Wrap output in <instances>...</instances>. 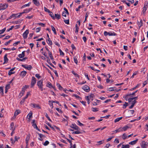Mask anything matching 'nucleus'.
I'll return each mask as SVG.
<instances>
[{
    "instance_id": "f257e3e1",
    "label": "nucleus",
    "mask_w": 148,
    "mask_h": 148,
    "mask_svg": "<svg viewBox=\"0 0 148 148\" xmlns=\"http://www.w3.org/2000/svg\"><path fill=\"white\" fill-rule=\"evenodd\" d=\"M37 85L38 88L41 89V91L43 90V81L42 80H40L37 82Z\"/></svg>"
},
{
    "instance_id": "f03ea898",
    "label": "nucleus",
    "mask_w": 148,
    "mask_h": 148,
    "mask_svg": "<svg viewBox=\"0 0 148 148\" xmlns=\"http://www.w3.org/2000/svg\"><path fill=\"white\" fill-rule=\"evenodd\" d=\"M8 6V5L6 4H0V11L6 9Z\"/></svg>"
},
{
    "instance_id": "7ed1b4c3",
    "label": "nucleus",
    "mask_w": 148,
    "mask_h": 148,
    "mask_svg": "<svg viewBox=\"0 0 148 148\" xmlns=\"http://www.w3.org/2000/svg\"><path fill=\"white\" fill-rule=\"evenodd\" d=\"M36 80L34 77H32V79L31 83V87H33L36 82Z\"/></svg>"
},
{
    "instance_id": "20e7f679",
    "label": "nucleus",
    "mask_w": 148,
    "mask_h": 148,
    "mask_svg": "<svg viewBox=\"0 0 148 148\" xmlns=\"http://www.w3.org/2000/svg\"><path fill=\"white\" fill-rule=\"evenodd\" d=\"M82 88L86 92H88L90 91V87L87 85H85L83 86Z\"/></svg>"
},
{
    "instance_id": "39448f33",
    "label": "nucleus",
    "mask_w": 148,
    "mask_h": 148,
    "mask_svg": "<svg viewBox=\"0 0 148 148\" xmlns=\"http://www.w3.org/2000/svg\"><path fill=\"white\" fill-rule=\"evenodd\" d=\"M29 33V30H26L23 34V36L24 39H26L27 37V35Z\"/></svg>"
},
{
    "instance_id": "423d86ee",
    "label": "nucleus",
    "mask_w": 148,
    "mask_h": 148,
    "mask_svg": "<svg viewBox=\"0 0 148 148\" xmlns=\"http://www.w3.org/2000/svg\"><path fill=\"white\" fill-rule=\"evenodd\" d=\"M32 126L34 128L36 129V130L39 131H40V130L38 128L37 125H36L35 123V120H32Z\"/></svg>"
},
{
    "instance_id": "0eeeda50",
    "label": "nucleus",
    "mask_w": 148,
    "mask_h": 148,
    "mask_svg": "<svg viewBox=\"0 0 148 148\" xmlns=\"http://www.w3.org/2000/svg\"><path fill=\"white\" fill-rule=\"evenodd\" d=\"M142 148H147V144L146 142L144 141H143L140 144Z\"/></svg>"
},
{
    "instance_id": "6e6552de",
    "label": "nucleus",
    "mask_w": 148,
    "mask_h": 148,
    "mask_svg": "<svg viewBox=\"0 0 148 148\" xmlns=\"http://www.w3.org/2000/svg\"><path fill=\"white\" fill-rule=\"evenodd\" d=\"M37 133L38 134L39 136L40 137V138H38V139L40 141H42L43 140V139L42 138H45L46 136L41 134H40L39 133Z\"/></svg>"
},
{
    "instance_id": "1a4fd4ad",
    "label": "nucleus",
    "mask_w": 148,
    "mask_h": 148,
    "mask_svg": "<svg viewBox=\"0 0 148 148\" xmlns=\"http://www.w3.org/2000/svg\"><path fill=\"white\" fill-rule=\"evenodd\" d=\"M70 127L71 128L74 129L75 130H77L79 128V127L75 123L72 124V125L70 126Z\"/></svg>"
},
{
    "instance_id": "9d476101",
    "label": "nucleus",
    "mask_w": 148,
    "mask_h": 148,
    "mask_svg": "<svg viewBox=\"0 0 148 148\" xmlns=\"http://www.w3.org/2000/svg\"><path fill=\"white\" fill-rule=\"evenodd\" d=\"M30 137V134H28V135H27V137L26 139V147H27V145H28V141L29 140Z\"/></svg>"
},
{
    "instance_id": "9b49d317",
    "label": "nucleus",
    "mask_w": 148,
    "mask_h": 148,
    "mask_svg": "<svg viewBox=\"0 0 148 148\" xmlns=\"http://www.w3.org/2000/svg\"><path fill=\"white\" fill-rule=\"evenodd\" d=\"M147 7L148 6L147 4H144V7L143 8V10L142 12V13H143L144 14L145 13V12L146 11L147 8Z\"/></svg>"
},
{
    "instance_id": "f8f14e48",
    "label": "nucleus",
    "mask_w": 148,
    "mask_h": 148,
    "mask_svg": "<svg viewBox=\"0 0 148 148\" xmlns=\"http://www.w3.org/2000/svg\"><path fill=\"white\" fill-rule=\"evenodd\" d=\"M31 105H32V107L34 108H36L38 109H40V107L39 106L38 104H36L35 103H31Z\"/></svg>"
},
{
    "instance_id": "ddd939ff",
    "label": "nucleus",
    "mask_w": 148,
    "mask_h": 148,
    "mask_svg": "<svg viewBox=\"0 0 148 148\" xmlns=\"http://www.w3.org/2000/svg\"><path fill=\"white\" fill-rule=\"evenodd\" d=\"M27 72L25 71H23L21 72L20 75L22 77H23L25 76Z\"/></svg>"
},
{
    "instance_id": "4468645a",
    "label": "nucleus",
    "mask_w": 148,
    "mask_h": 148,
    "mask_svg": "<svg viewBox=\"0 0 148 148\" xmlns=\"http://www.w3.org/2000/svg\"><path fill=\"white\" fill-rule=\"evenodd\" d=\"M128 111L130 113L131 115L128 114L127 115V117L128 118H130L131 117L133 116L132 115L134 114V110H129V111Z\"/></svg>"
},
{
    "instance_id": "2eb2a0df",
    "label": "nucleus",
    "mask_w": 148,
    "mask_h": 148,
    "mask_svg": "<svg viewBox=\"0 0 148 148\" xmlns=\"http://www.w3.org/2000/svg\"><path fill=\"white\" fill-rule=\"evenodd\" d=\"M21 113V111L18 110H16L14 113V117L16 118V116Z\"/></svg>"
},
{
    "instance_id": "dca6fc26",
    "label": "nucleus",
    "mask_w": 148,
    "mask_h": 148,
    "mask_svg": "<svg viewBox=\"0 0 148 148\" xmlns=\"http://www.w3.org/2000/svg\"><path fill=\"white\" fill-rule=\"evenodd\" d=\"M22 66L23 67H24V68H25L29 70H30L32 68L31 65H29V67L26 66V65H22Z\"/></svg>"
},
{
    "instance_id": "f3484780",
    "label": "nucleus",
    "mask_w": 148,
    "mask_h": 148,
    "mask_svg": "<svg viewBox=\"0 0 148 148\" xmlns=\"http://www.w3.org/2000/svg\"><path fill=\"white\" fill-rule=\"evenodd\" d=\"M25 51H24L22 52V53L19 54L18 57L20 58H22L24 57L25 56Z\"/></svg>"
},
{
    "instance_id": "a211bd4d",
    "label": "nucleus",
    "mask_w": 148,
    "mask_h": 148,
    "mask_svg": "<svg viewBox=\"0 0 148 148\" xmlns=\"http://www.w3.org/2000/svg\"><path fill=\"white\" fill-rule=\"evenodd\" d=\"M4 62L3 64H6L8 62V59L7 58V55H5L4 57Z\"/></svg>"
},
{
    "instance_id": "6ab92c4d",
    "label": "nucleus",
    "mask_w": 148,
    "mask_h": 148,
    "mask_svg": "<svg viewBox=\"0 0 148 148\" xmlns=\"http://www.w3.org/2000/svg\"><path fill=\"white\" fill-rule=\"evenodd\" d=\"M138 141V139H136V140L132 141L129 143V144L131 145H133L136 144L137 141Z\"/></svg>"
},
{
    "instance_id": "aec40b11",
    "label": "nucleus",
    "mask_w": 148,
    "mask_h": 148,
    "mask_svg": "<svg viewBox=\"0 0 148 148\" xmlns=\"http://www.w3.org/2000/svg\"><path fill=\"white\" fill-rule=\"evenodd\" d=\"M36 6H38L40 5V3L38 0H32Z\"/></svg>"
},
{
    "instance_id": "412c9836",
    "label": "nucleus",
    "mask_w": 148,
    "mask_h": 148,
    "mask_svg": "<svg viewBox=\"0 0 148 148\" xmlns=\"http://www.w3.org/2000/svg\"><path fill=\"white\" fill-rule=\"evenodd\" d=\"M32 8H29L28 9H27L24 10L23 12L24 13H27L31 11L32 10Z\"/></svg>"
},
{
    "instance_id": "4be33fe9",
    "label": "nucleus",
    "mask_w": 148,
    "mask_h": 148,
    "mask_svg": "<svg viewBox=\"0 0 148 148\" xmlns=\"http://www.w3.org/2000/svg\"><path fill=\"white\" fill-rule=\"evenodd\" d=\"M10 84H7L6 85L5 87V93H7L8 92V90L10 88Z\"/></svg>"
},
{
    "instance_id": "5701e85b",
    "label": "nucleus",
    "mask_w": 148,
    "mask_h": 148,
    "mask_svg": "<svg viewBox=\"0 0 148 148\" xmlns=\"http://www.w3.org/2000/svg\"><path fill=\"white\" fill-rule=\"evenodd\" d=\"M108 34L109 36H115L116 35L114 32H109V33Z\"/></svg>"
},
{
    "instance_id": "b1692460",
    "label": "nucleus",
    "mask_w": 148,
    "mask_h": 148,
    "mask_svg": "<svg viewBox=\"0 0 148 148\" xmlns=\"http://www.w3.org/2000/svg\"><path fill=\"white\" fill-rule=\"evenodd\" d=\"M47 42L50 45H51L52 44V41L49 38L48 40H47Z\"/></svg>"
},
{
    "instance_id": "393cba45",
    "label": "nucleus",
    "mask_w": 148,
    "mask_h": 148,
    "mask_svg": "<svg viewBox=\"0 0 148 148\" xmlns=\"http://www.w3.org/2000/svg\"><path fill=\"white\" fill-rule=\"evenodd\" d=\"M138 97H134L132 98H129L128 99V102L130 103L131 102H132V101L133 100V99H137Z\"/></svg>"
},
{
    "instance_id": "a878e982",
    "label": "nucleus",
    "mask_w": 148,
    "mask_h": 148,
    "mask_svg": "<svg viewBox=\"0 0 148 148\" xmlns=\"http://www.w3.org/2000/svg\"><path fill=\"white\" fill-rule=\"evenodd\" d=\"M27 59V58L25 57L23 59H21L17 58L16 59L19 61H25V60Z\"/></svg>"
},
{
    "instance_id": "bb28decb",
    "label": "nucleus",
    "mask_w": 148,
    "mask_h": 148,
    "mask_svg": "<svg viewBox=\"0 0 148 148\" xmlns=\"http://www.w3.org/2000/svg\"><path fill=\"white\" fill-rule=\"evenodd\" d=\"M121 131H122V129H121V127H120L117 130H115L113 132L114 133H116L117 132H119Z\"/></svg>"
},
{
    "instance_id": "cd10ccee",
    "label": "nucleus",
    "mask_w": 148,
    "mask_h": 148,
    "mask_svg": "<svg viewBox=\"0 0 148 148\" xmlns=\"http://www.w3.org/2000/svg\"><path fill=\"white\" fill-rule=\"evenodd\" d=\"M18 14H13L11 15L9 17V18L10 19L12 18H15L17 17L16 15H17Z\"/></svg>"
},
{
    "instance_id": "c85d7f7f",
    "label": "nucleus",
    "mask_w": 148,
    "mask_h": 148,
    "mask_svg": "<svg viewBox=\"0 0 148 148\" xmlns=\"http://www.w3.org/2000/svg\"><path fill=\"white\" fill-rule=\"evenodd\" d=\"M130 128V127L127 126L126 125L125 127H123V128H121L122 129V131L123 130L124 131H125L127 130V129Z\"/></svg>"
},
{
    "instance_id": "c756f323",
    "label": "nucleus",
    "mask_w": 148,
    "mask_h": 148,
    "mask_svg": "<svg viewBox=\"0 0 148 148\" xmlns=\"http://www.w3.org/2000/svg\"><path fill=\"white\" fill-rule=\"evenodd\" d=\"M55 18H56L58 19H59L60 18V14H55Z\"/></svg>"
},
{
    "instance_id": "7c9ffc66",
    "label": "nucleus",
    "mask_w": 148,
    "mask_h": 148,
    "mask_svg": "<svg viewBox=\"0 0 148 148\" xmlns=\"http://www.w3.org/2000/svg\"><path fill=\"white\" fill-rule=\"evenodd\" d=\"M122 118H123L122 117H120L119 118H117L114 121V122L116 123L117 122L119 121L121 119H122Z\"/></svg>"
},
{
    "instance_id": "2f4dec72",
    "label": "nucleus",
    "mask_w": 148,
    "mask_h": 148,
    "mask_svg": "<svg viewBox=\"0 0 148 148\" xmlns=\"http://www.w3.org/2000/svg\"><path fill=\"white\" fill-rule=\"evenodd\" d=\"M130 145L128 144L126 145H123L121 148H129L130 147Z\"/></svg>"
},
{
    "instance_id": "473e14b6",
    "label": "nucleus",
    "mask_w": 148,
    "mask_h": 148,
    "mask_svg": "<svg viewBox=\"0 0 148 148\" xmlns=\"http://www.w3.org/2000/svg\"><path fill=\"white\" fill-rule=\"evenodd\" d=\"M57 86L58 87L59 89L60 90H61L63 88L61 86L60 84L59 83L57 84Z\"/></svg>"
},
{
    "instance_id": "72a5a7b5",
    "label": "nucleus",
    "mask_w": 148,
    "mask_h": 148,
    "mask_svg": "<svg viewBox=\"0 0 148 148\" xmlns=\"http://www.w3.org/2000/svg\"><path fill=\"white\" fill-rule=\"evenodd\" d=\"M72 73L75 77H77L78 78L79 77V75H78L74 71H72Z\"/></svg>"
},
{
    "instance_id": "f704fd0d",
    "label": "nucleus",
    "mask_w": 148,
    "mask_h": 148,
    "mask_svg": "<svg viewBox=\"0 0 148 148\" xmlns=\"http://www.w3.org/2000/svg\"><path fill=\"white\" fill-rule=\"evenodd\" d=\"M85 99L87 101V102L88 104L90 103V99L89 98V97L88 96H85Z\"/></svg>"
},
{
    "instance_id": "c9c22d12",
    "label": "nucleus",
    "mask_w": 148,
    "mask_h": 148,
    "mask_svg": "<svg viewBox=\"0 0 148 148\" xmlns=\"http://www.w3.org/2000/svg\"><path fill=\"white\" fill-rule=\"evenodd\" d=\"M128 105V103H127L126 102H125V103L123 105V109H125L126 108V107H127Z\"/></svg>"
},
{
    "instance_id": "e433bc0d",
    "label": "nucleus",
    "mask_w": 148,
    "mask_h": 148,
    "mask_svg": "<svg viewBox=\"0 0 148 148\" xmlns=\"http://www.w3.org/2000/svg\"><path fill=\"white\" fill-rule=\"evenodd\" d=\"M14 126V123L13 122H12L10 124V130H12L14 129V128H13V126Z\"/></svg>"
},
{
    "instance_id": "4c0bfd02",
    "label": "nucleus",
    "mask_w": 148,
    "mask_h": 148,
    "mask_svg": "<svg viewBox=\"0 0 148 148\" xmlns=\"http://www.w3.org/2000/svg\"><path fill=\"white\" fill-rule=\"evenodd\" d=\"M30 3H29L28 4H25L22 6V8H24L27 6H29L30 5Z\"/></svg>"
},
{
    "instance_id": "58836bf2",
    "label": "nucleus",
    "mask_w": 148,
    "mask_h": 148,
    "mask_svg": "<svg viewBox=\"0 0 148 148\" xmlns=\"http://www.w3.org/2000/svg\"><path fill=\"white\" fill-rule=\"evenodd\" d=\"M92 110L94 112H97L98 111V109L95 108H92Z\"/></svg>"
},
{
    "instance_id": "ea45409f",
    "label": "nucleus",
    "mask_w": 148,
    "mask_h": 148,
    "mask_svg": "<svg viewBox=\"0 0 148 148\" xmlns=\"http://www.w3.org/2000/svg\"><path fill=\"white\" fill-rule=\"evenodd\" d=\"M127 136H126L125 133H124L122 135V138L123 140H125L127 138Z\"/></svg>"
},
{
    "instance_id": "a19ab883",
    "label": "nucleus",
    "mask_w": 148,
    "mask_h": 148,
    "mask_svg": "<svg viewBox=\"0 0 148 148\" xmlns=\"http://www.w3.org/2000/svg\"><path fill=\"white\" fill-rule=\"evenodd\" d=\"M47 86L48 87L51 88V87H52V86L51 84V83L49 82H48L47 83Z\"/></svg>"
},
{
    "instance_id": "79ce46f5",
    "label": "nucleus",
    "mask_w": 148,
    "mask_h": 148,
    "mask_svg": "<svg viewBox=\"0 0 148 148\" xmlns=\"http://www.w3.org/2000/svg\"><path fill=\"white\" fill-rule=\"evenodd\" d=\"M67 140H68V141L69 142V143H70V148H72V143L71 141L70 140H69L67 138H66Z\"/></svg>"
},
{
    "instance_id": "37998d69",
    "label": "nucleus",
    "mask_w": 148,
    "mask_h": 148,
    "mask_svg": "<svg viewBox=\"0 0 148 148\" xmlns=\"http://www.w3.org/2000/svg\"><path fill=\"white\" fill-rule=\"evenodd\" d=\"M51 28H52V31H53V32L54 33V34H56V30L55 29V28L54 27H53V26H51Z\"/></svg>"
},
{
    "instance_id": "c03bdc74",
    "label": "nucleus",
    "mask_w": 148,
    "mask_h": 148,
    "mask_svg": "<svg viewBox=\"0 0 148 148\" xmlns=\"http://www.w3.org/2000/svg\"><path fill=\"white\" fill-rule=\"evenodd\" d=\"M6 30V28H4L3 29L0 30V34L3 33Z\"/></svg>"
},
{
    "instance_id": "a18cd8bd",
    "label": "nucleus",
    "mask_w": 148,
    "mask_h": 148,
    "mask_svg": "<svg viewBox=\"0 0 148 148\" xmlns=\"http://www.w3.org/2000/svg\"><path fill=\"white\" fill-rule=\"evenodd\" d=\"M81 132L79 131H77L75 132H73V134H81Z\"/></svg>"
},
{
    "instance_id": "49530a36",
    "label": "nucleus",
    "mask_w": 148,
    "mask_h": 148,
    "mask_svg": "<svg viewBox=\"0 0 148 148\" xmlns=\"http://www.w3.org/2000/svg\"><path fill=\"white\" fill-rule=\"evenodd\" d=\"M49 143V142L47 141L46 140L45 142L43 143V145L46 146L48 145Z\"/></svg>"
},
{
    "instance_id": "de8ad7c7",
    "label": "nucleus",
    "mask_w": 148,
    "mask_h": 148,
    "mask_svg": "<svg viewBox=\"0 0 148 148\" xmlns=\"http://www.w3.org/2000/svg\"><path fill=\"white\" fill-rule=\"evenodd\" d=\"M48 54L50 57V58L51 59H52L53 58V57H52V54H51V52H50V51H49V52H48Z\"/></svg>"
},
{
    "instance_id": "09e8293b",
    "label": "nucleus",
    "mask_w": 148,
    "mask_h": 148,
    "mask_svg": "<svg viewBox=\"0 0 148 148\" xmlns=\"http://www.w3.org/2000/svg\"><path fill=\"white\" fill-rule=\"evenodd\" d=\"M45 116L47 117V118L50 121H52L51 119H50V118L49 116H48V115L47 113H45Z\"/></svg>"
},
{
    "instance_id": "8fccbe9b",
    "label": "nucleus",
    "mask_w": 148,
    "mask_h": 148,
    "mask_svg": "<svg viewBox=\"0 0 148 148\" xmlns=\"http://www.w3.org/2000/svg\"><path fill=\"white\" fill-rule=\"evenodd\" d=\"M3 87L2 86H0V91L1 92L0 93L2 92V94H3Z\"/></svg>"
},
{
    "instance_id": "3c124183",
    "label": "nucleus",
    "mask_w": 148,
    "mask_h": 148,
    "mask_svg": "<svg viewBox=\"0 0 148 148\" xmlns=\"http://www.w3.org/2000/svg\"><path fill=\"white\" fill-rule=\"evenodd\" d=\"M76 30L75 33H77L78 31L79 28L77 27V25L76 24L75 25Z\"/></svg>"
},
{
    "instance_id": "603ef678",
    "label": "nucleus",
    "mask_w": 148,
    "mask_h": 148,
    "mask_svg": "<svg viewBox=\"0 0 148 148\" xmlns=\"http://www.w3.org/2000/svg\"><path fill=\"white\" fill-rule=\"evenodd\" d=\"M131 102V104H132L134 106L135 104L136 103L137 101H136V100H134V101H133V100H132V102Z\"/></svg>"
},
{
    "instance_id": "864d4df0",
    "label": "nucleus",
    "mask_w": 148,
    "mask_h": 148,
    "mask_svg": "<svg viewBox=\"0 0 148 148\" xmlns=\"http://www.w3.org/2000/svg\"><path fill=\"white\" fill-rule=\"evenodd\" d=\"M44 10L46 12H48V13H50V10L45 7H44Z\"/></svg>"
},
{
    "instance_id": "5fc2aeb1",
    "label": "nucleus",
    "mask_w": 148,
    "mask_h": 148,
    "mask_svg": "<svg viewBox=\"0 0 148 148\" xmlns=\"http://www.w3.org/2000/svg\"><path fill=\"white\" fill-rule=\"evenodd\" d=\"M56 110L59 113H62V111L61 110H60L58 108H56Z\"/></svg>"
},
{
    "instance_id": "6e6d98bb",
    "label": "nucleus",
    "mask_w": 148,
    "mask_h": 148,
    "mask_svg": "<svg viewBox=\"0 0 148 148\" xmlns=\"http://www.w3.org/2000/svg\"><path fill=\"white\" fill-rule=\"evenodd\" d=\"M28 116H29L28 119H30V118H31V117H32V113H29L28 115Z\"/></svg>"
},
{
    "instance_id": "4d7b16f0",
    "label": "nucleus",
    "mask_w": 148,
    "mask_h": 148,
    "mask_svg": "<svg viewBox=\"0 0 148 148\" xmlns=\"http://www.w3.org/2000/svg\"><path fill=\"white\" fill-rule=\"evenodd\" d=\"M74 61L75 62V63L76 64H77V62H78V61H77V59L75 57L74 58Z\"/></svg>"
},
{
    "instance_id": "13d9d810",
    "label": "nucleus",
    "mask_w": 148,
    "mask_h": 148,
    "mask_svg": "<svg viewBox=\"0 0 148 148\" xmlns=\"http://www.w3.org/2000/svg\"><path fill=\"white\" fill-rule=\"evenodd\" d=\"M25 90L24 89V88H22V90L21 91V93L22 95H23L25 92Z\"/></svg>"
},
{
    "instance_id": "bf43d9fd",
    "label": "nucleus",
    "mask_w": 148,
    "mask_h": 148,
    "mask_svg": "<svg viewBox=\"0 0 148 148\" xmlns=\"http://www.w3.org/2000/svg\"><path fill=\"white\" fill-rule=\"evenodd\" d=\"M103 142H104L103 140H100L98 142H97V143L99 144H98L97 145H99L102 144L103 143Z\"/></svg>"
},
{
    "instance_id": "052dcab7",
    "label": "nucleus",
    "mask_w": 148,
    "mask_h": 148,
    "mask_svg": "<svg viewBox=\"0 0 148 148\" xmlns=\"http://www.w3.org/2000/svg\"><path fill=\"white\" fill-rule=\"evenodd\" d=\"M50 14H49V15L52 18L54 19H55V17L53 16V14H52V13L50 12Z\"/></svg>"
},
{
    "instance_id": "680f3d73",
    "label": "nucleus",
    "mask_w": 148,
    "mask_h": 148,
    "mask_svg": "<svg viewBox=\"0 0 148 148\" xmlns=\"http://www.w3.org/2000/svg\"><path fill=\"white\" fill-rule=\"evenodd\" d=\"M83 7V6H82H82L81 5L79 6L77 8H76V10L77 11H78L79 10V9L80 8H82Z\"/></svg>"
},
{
    "instance_id": "e2e57ef3",
    "label": "nucleus",
    "mask_w": 148,
    "mask_h": 148,
    "mask_svg": "<svg viewBox=\"0 0 148 148\" xmlns=\"http://www.w3.org/2000/svg\"><path fill=\"white\" fill-rule=\"evenodd\" d=\"M12 41V40H10L8 42H5V45H8L10 42Z\"/></svg>"
},
{
    "instance_id": "0e129e2a",
    "label": "nucleus",
    "mask_w": 148,
    "mask_h": 148,
    "mask_svg": "<svg viewBox=\"0 0 148 148\" xmlns=\"http://www.w3.org/2000/svg\"><path fill=\"white\" fill-rule=\"evenodd\" d=\"M77 122L78 123V125L82 126H84V124L82 123H81L79 121H77Z\"/></svg>"
},
{
    "instance_id": "69168bd1",
    "label": "nucleus",
    "mask_w": 148,
    "mask_h": 148,
    "mask_svg": "<svg viewBox=\"0 0 148 148\" xmlns=\"http://www.w3.org/2000/svg\"><path fill=\"white\" fill-rule=\"evenodd\" d=\"M25 99H26L24 97L22 99L20 102V103H21V104H22V103H23L25 101Z\"/></svg>"
},
{
    "instance_id": "338daca9",
    "label": "nucleus",
    "mask_w": 148,
    "mask_h": 148,
    "mask_svg": "<svg viewBox=\"0 0 148 148\" xmlns=\"http://www.w3.org/2000/svg\"><path fill=\"white\" fill-rule=\"evenodd\" d=\"M35 76L38 79H39L41 77V76L39 74H36L35 75Z\"/></svg>"
},
{
    "instance_id": "774afa93",
    "label": "nucleus",
    "mask_w": 148,
    "mask_h": 148,
    "mask_svg": "<svg viewBox=\"0 0 148 148\" xmlns=\"http://www.w3.org/2000/svg\"><path fill=\"white\" fill-rule=\"evenodd\" d=\"M89 98L90 99L91 98H93V97L94 96V94L92 93L90 94V95H89Z\"/></svg>"
}]
</instances>
